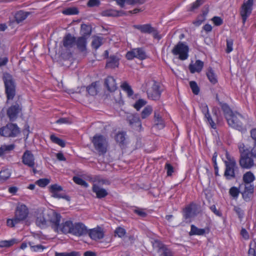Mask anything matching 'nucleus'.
<instances>
[{"label": "nucleus", "instance_id": "6", "mask_svg": "<svg viewBox=\"0 0 256 256\" xmlns=\"http://www.w3.org/2000/svg\"><path fill=\"white\" fill-rule=\"evenodd\" d=\"M4 80L7 98L12 100L16 95V84L12 76L9 74L4 76Z\"/></svg>", "mask_w": 256, "mask_h": 256}, {"label": "nucleus", "instance_id": "7", "mask_svg": "<svg viewBox=\"0 0 256 256\" xmlns=\"http://www.w3.org/2000/svg\"><path fill=\"white\" fill-rule=\"evenodd\" d=\"M92 28L90 24H81V54L86 56V40L90 36Z\"/></svg>", "mask_w": 256, "mask_h": 256}, {"label": "nucleus", "instance_id": "35", "mask_svg": "<svg viewBox=\"0 0 256 256\" xmlns=\"http://www.w3.org/2000/svg\"><path fill=\"white\" fill-rule=\"evenodd\" d=\"M86 91L91 96L96 95L98 92L96 82H92L91 85L86 87Z\"/></svg>", "mask_w": 256, "mask_h": 256}, {"label": "nucleus", "instance_id": "10", "mask_svg": "<svg viewBox=\"0 0 256 256\" xmlns=\"http://www.w3.org/2000/svg\"><path fill=\"white\" fill-rule=\"evenodd\" d=\"M133 27L139 30L142 33L152 34L155 39L159 40L162 38L158 30L152 27L150 24H136L134 25Z\"/></svg>", "mask_w": 256, "mask_h": 256}, {"label": "nucleus", "instance_id": "37", "mask_svg": "<svg viewBox=\"0 0 256 256\" xmlns=\"http://www.w3.org/2000/svg\"><path fill=\"white\" fill-rule=\"evenodd\" d=\"M14 148L13 144L10 145H3L0 148V156L6 154L12 150Z\"/></svg>", "mask_w": 256, "mask_h": 256}, {"label": "nucleus", "instance_id": "22", "mask_svg": "<svg viewBox=\"0 0 256 256\" xmlns=\"http://www.w3.org/2000/svg\"><path fill=\"white\" fill-rule=\"evenodd\" d=\"M22 162L31 168L34 165V158L33 154L30 150L26 151L22 156Z\"/></svg>", "mask_w": 256, "mask_h": 256}, {"label": "nucleus", "instance_id": "12", "mask_svg": "<svg viewBox=\"0 0 256 256\" xmlns=\"http://www.w3.org/2000/svg\"><path fill=\"white\" fill-rule=\"evenodd\" d=\"M20 133V130L16 124L9 123L0 128V134L6 137H14Z\"/></svg>", "mask_w": 256, "mask_h": 256}, {"label": "nucleus", "instance_id": "4", "mask_svg": "<svg viewBox=\"0 0 256 256\" xmlns=\"http://www.w3.org/2000/svg\"><path fill=\"white\" fill-rule=\"evenodd\" d=\"M88 182H94L93 185H97L99 187H102L103 185H110V180L107 179L98 178L94 180L91 176L81 173V186L88 188Z\"/></svg>", "mask_w": 256, "mask_h": 256}, {"label": "nucleus", "instance_id": "47", "mask_svg": "<svg viewBox=\"0 0 256 256\" xmlns=\"http://www.w3.org/2000/svg\"><path fill=\"white\" fill-rule=\"evenodd\" d=\"M36 183L40 187H44L50 183V180L48 178H42L38 180Z\"/></svg>", "mask_w": 256, "mask_h": 256}, {"label": "nucleus", "instance_id": "55", "mask_svg": "<svg viewBox=\"0 0 256 256\" xmlns=\"http://www.w3.org/2000/svg\"><path fill=\"white\" fill-rule=\"evenodd\" d=\"M29 245L30 246L32 250L34 252L42 251L45 248L41 244L32 246L31 242H29Z\"/></svg>", "mask_w": 256, "mask_h": 256}, {"label": "nucleus", "instance_id": "57", "mask_svg": "<svg viewBox=\"0 0 256 256\" xmlns=\"http://www.w3.org/2000/svg\"><path fill=\"white\" fill-rule=\"evenodd\" d=\"M165 169L166 170L167 175L170 176L174 172V167L168 163H166L165 166Z\"/></svg>", "mask_w": 256, "mask_h": 256}, {"label": "nucleus", "instance_id": "63", "mask_svg": "<svg viewBox=\"0 0 256 256\" xmlns=\"http://www.w3.org/2000/svg\"><path fill=\"white\" fill-rule=\"evenodd\" d=\"M242 198L246 202H248L252 198L253 196V194H250L248 192H247L245 190L242 192Z\"/></svg>", "mask_w": 256, "mask_h": 256}, {"label": "nucleus", "instance_id": "29", "mask_svg": "<svg viewBox=\"0 0 256 256\" xmlns=\"http://www.w3.org/2000/svg\"><path fill=\"white\" fill-rule=\"evenodd\" d=\"M104 38L100 36H94L92 42V47L96 50L104 43Z\"/></svg>", "mask_w": 256, "mask_h": 256}, {"label": "nucleus", "instance_id": "38", "mask_svg": "<svg viewBox=\"0 0 256 256\" xmlns=\"http://www.w3.org/2000/svg\"><path fill=\"white\" fill-rule=\"evenodd\" d=\"M122 89L125 91L128 96H131L134 94V92L131 86L126 82H124L121 85Z\"/></svg>", "mask_w": 256, "mask_h": 256}, {"label": "nucleus", "instance_id": "52", "mask_svg": "<svg viewBox=\"0 0 256 256\" xmlns=\"http://www.w3.org/2000/svg\"><path fill=\"white\" fill-rule=\"evenodd\" d=\"M230 194L234 198H237L240 193L239 190L236 187L231 188L229 191Z\"/></svg>", "mask_w": 256, "mask_h": 256}, {"label": "nucleus", "instance_id": "1", "mask_svg": "<svg viewBox=\"0 0 256 256\" xmlns=\"http://www.w3.org/2000/svg\"><path fill=\"white\" fill-rule=\"evenodd\" d=\"M61 216L54 212L49 210L40 214L36 218V224L41 228L46 227L48 223L52 224L54 229L58 230V225L60 222Z\"/></svg>", "mask_w": 256, "mask_h": 256}, {"label": "nucleus", "instance_id": "61", "mask_svg": "<svg viewBox=\"0 0 256 256\" xmlns=\"http://www.w3.org/2000/svg\"><path fill=\"white\" fill-rule=\"evenodd\" d=\"M205 118L207 119L208 121L209 122L211 126L213 128H216V124L212 120V118L210 114V113H208L204 115Z\"/></svg>", "mask_w": 256, "mask_h": 256}, {"label": "nucleus", "instance_id": "14", "mask_svg": "<svg viewBox=\"0 0 256 256\" xmlns=\"http://www.w3.org/2000/svg\"><path fill=\"white\" fill-rule=\"evenodd\" d=\"M253 4L254 0H248L244 2L242 6L240 14L244 24L252 13Z\"/></svg>", "mask_w": 256, "mask_h": 256}, {"label": "nucleus", "instance_id": "46", "mask_svg": "<svg viewBox=\"0 0 256 256\" xmlns=\"http://www.w3.org/2000/svg\"><path fill=\"white\" fill-rule=\"evenodd\" d=\"M116 140L118 142L123 144L125 140V134L124 132H119L116 136Z\"/></svg>", "mask_w": 256, "mask_h": 256}, {"label": "nucleus", "instance_id": "48", "mask_svg": "<svg viewBox=\"0 0 256 256\" xmlns=\"http://www.w3.org/2000/svg\"><path fill=\"white\" fill-rule=\"evenodd\" d=\"M62 190V188L61 186L58 184H53L50 186V190L52 194H54L55 192H60Z\"/></svg>", "mask_w": 256, "mask_h": 256}, {"label": "nucleus", "instance_id": "15", "mask_svg": "<svg viewBox=\"0 0 256 256\" xmlns=\"http://www.w3.org/2000/svg\"><path fill=\"white\" fill-rule=\"evenodd\" d=\"M161 93L160 84L154 80L152 87L147 90L148 98L154 100H158L160 98Z\"/></svg>", "mask_w": 256, "mask_h": 256}, {"label": "nucleus", "instance_id": "54", "mask_svg": "<svg viewBox=\"0 0 256 256\" xmlns=\"http://www.w3.org/2000/svg\"><path fill=\"white\" fill-rule=\"evenodd\" d=\"M20 222L15 217L13 219H8L6 223L7 225L10 227H14L16 224Z\"/></svg>", "mask_w": 256, "mask_h": 256}, {"label": "nucleus", "instance_id": "64", "mask_svg": "<svg viewBox=\"0 0 256 256\" xmlns=\"http://www.w3.org/2000/svg\"><path fill=\"white\" fill-rule=\"evenodd\" d=\"M212 20L216 26H219L222 24V20L219 16H214L212 18Z\"/></svg>", "mask_w": 256, "mask_h": 256}, {"label": "nucleus", "instance_id": "59", "mask_svg": "<svg viewBox=\"0 0 256 256\" xmlns=\"http://www.w3.org/2000/svg\"><path fill=\"white\" fill-rule=\"evenodd\" d=\"M244 190L248 192L250 194H253L254 191V185L250 184H246Z\"/></svg>", "mask_w": 256, "mask_h": 256}, {"label": "nucleus", "instance_id": "26", "mask_svg": "<svg viewBox=\"0 0 256 256\" xmlns=\"http://www.w3.org/2000/svg\"><path fill=\"white\" fill-rule=\"evenodd\" d=\"M30 14V12H25L22 10H20L14 16V20L10 22V24H13L15 22L17 24L20 23L24 20Z\"/></svg>", "mask_w": 256, "mask_h": 256}, {"label": "nucleus", "instance_id": "45", "mask_svg": "<svg viewBox=\"0 0 256 256\" xmlns=\"http://www.w3.org/2000/svg\"><path fill=\"white\" fill-rule=\"evenodd\" d=\"M102 14L106 16H118V12L114 10H110L102 12Z\"/></svg>", "mask_w": 256, "mask_h": 256}, {"label": "nucleus", "instance_id": "31", "mask_svg": "<svg viewBox=\"0 0 256 256\" xmlns=\"http://www.w3.org/2000/svg\"><path fill=\"white\" fill-rule=\"evenodd\" d=\"M206 74L208 79L212 84H214L217 83L218 80L216 75L215 74L212 68H208Z\"/></svg>", "mask_w": 256, "mask_h": 256}, {"label": "nucleus", "instance_id": "40", "mask_svg": "<svg viewBox=\"0 0 256 256\" xmlns=\"http://www.w3.org/2000/svg\"><path fill=\"white\" fill-rule=\"evenodd\" d=\"M62 13L66 15L76 14L78 13V10L75 8H68L64 10Z\"/></svg>", "mask_w": 256, "mask_h": 256}, {"label": "nucleus", "instance_id": "34", "mask_svg": "<svg viewBox=\"0 0 256 256\" xmlns=\"http://www.w3.org/2000/svg\"><path fill=\"white\" fill-rule=\"evenodd\" d=\"M254 179V176L251 172H248L243 176V180L246 184H250Z\"/></svg>", "mask_w": 256, "mask_h": 256}, {"label": "nucleus", "instance_id": "3", "mask_svg": "<svg viewBox=\"0 0 256 256\" xmlns=\"http://www.w3.org/2000/svg\"><path fill=\"white\" fill-rule=\"evenodd\" d=\"M58 230L56 232H61L64 234H72L75 236H80V224L77 223L74 224L71 221L67 220L60 225H58Z\"/></svg>", "mask_w": 256, "mask_h": 256}, {"label": "nucleus", "instance_id": "30", "mask_svg": "<svg viewBox=\"0 0 256 256\" xmlns=\"http://www.w3.org/2000/svg\"><path fill=\"white\" fill-rule=\"evenodd\" d=\"M154 122L155 124L160 128H162L164 127L163 120L157 110H155L154 112Z\"/></svg>", "mask_w": 256, "mask_h": 256}, {"label": "nucleus", "instance_id": "28", "mask_svg": "<svg viewBox=\"0 0 256 256\" xmlns=\"http://www.w3.org/2000/svg\"><path fill=\"white\" fill-rule=\"evenodd\" d=\"M219 104L221 106L226 120L234 114L226 104L219 102Z\"/></svg>", "mask_w": 256, "mask_h": 256}, {"label": "nucleus", "instance_id": "36", "mask_svg": "<svg viewBox=\"0 0 256 256\" xmlns=\"http://www.w3.org/2000/svg\"><path fill=\"white\" fill-rule=\"evenodd\" d=\"M10 176V172L8 169L0 172V182H2L8 180Z\"/></svg>", "mask_w": 256, "mask_h": 256}, {"label": "nucleus", "instance_id": "50", "mask_svg": "<svg viewBox=\"0 0 256 256\" xmlns=\"http://www.w3.org/2000/svg\"><path fill=\"white\" fill-rule=\"evenodd\" d=\"M114 232L118 237L122 238L125 235L126 232L124 228L118 227L116 229Z\"/></svg>", "mask_w": 256, "mask_h": 256}, {"label": "nucleus", "instance_id": "39", "mask_svg": "<svg viewBox=\"0 0 256 256\" xmlns=\"http://www.w3.org/2000/svg\"><path fill=\"white\" fill-rule=\"evenodd\" d=\"M50 138L53 142L60 146L62 147H64L66 146V144L64 140L56 137L54 134L50 136Z\"/></svg>", "mask_w": 256, "mask_h": 256}, {"label": "nucleus", "instance_id": "53", "mask_svg": "<svg viewBox=\"0 0 256 256\" xmlns=\"http://www.w3.org/2000/svg\"><path fill=\"white\" fill-rule=\"evenodd\" d=\"M233 40L231 38L226 40V50L227 53H230L232 50Z\"/></svg>", "mask_w": 256, "mask_h": 256}, {"label": "nucleus", "instance_id": "44", "mask_svg": "<svg viewBox=\"0 0 256 256\" xmlns=\"http://www.w3.org/2000/svg\"><path fill=\"white\" fill-rule=\"evenodd\" d=\"M16 242V240L13 239L10 240H2L0 241V247H9L13 245Z\"/></svg>", "mask_w": 256, "mask_h": 256}, {"label": "nucleus", "instance_id": "18", "mask_svg": "<svg viewBox=\"0 0 256 256\" xmlns=\"http://www.w3.org/2000/svg\"><path fill=\"white\" fill-rule=\"evenodd\" d=\"M22 107L18 104H15L10 106L7 110V115L12 122L14 121L21 112Z\"/></svg>", "mask_w": 256, "mask_h": 256}, {"label": "nucleus", "instance_id": "19", "mask_svg": "<svg viewBox=\"0 0 256 256\" xmlns=\"http://www.w3.org/2000/svg\"><path fill=\"white\" fill-rule=\"evenodd\" d=\"M28 214L26 206L24 204H19L16 207L14 217L20 222L26 218Z\"/></svg>", "mask_w": 256, "mask_h": 256}, {"label": "nucleus", "instance_id": "51", "mask_svg": "<svg viewBox=\"0 0 256 256\" xmlns=\"http://www.w3.org/2000/svg\"><path fill=\"white\" fill-rule=\"evenodd\" d=\"M78 252H56V256H77Z\"/></svg>", "mask_w": 256, "mask_h": 256}, {"label": "nucleus", "instance_id": "20", "mask_svg": "<svg viewBox=\"0 0 256 256\" xmlns=\"http://www.w3.org/2000/svg\"><path fill=\"white\" fill-rule=\"evenodd\" d=\"M126 120L132 127H142V122L138 114H129L126 116Z\"/></svg>", "mask_w": 256, "mask_h": 256}, {"label": "nucleus", "instance_id": "25", "mask_svg": "<svg viewBox=\"0 0 256 256\" xmlns=\"http://www.w3.org/2000/svg\"><path fill=\"white\" fill-rule=\"evenodd\" d=\"M92 190L96 194V196L98 198H105L108 195V192L106 189L99 187L97 185H93Z\"/></svg>", "mask_w": 256, "mask_h": 256}, {"label": "nucleus", "instance_id": "43", "mask_svg": "<svg viewBox=\"0 0 256 256\" xmlns=\"http://www.w3.org/2000/svg\"><path fill=\"white\" fill-rule=\"evenodd\" d=\"M133 212L142 218H145L147 216V214L144 212V210L139 208H136L133 210Z\"/></svg>", "mask_w": 256, "mask_h": 256}, {"label": "nucleus", "instance_id": "8", "mask_svg": "<svg viewBox=\"0 0 256 256\" xmlns=\"http://www.w3.org/2000/svg\"><path fill=\"white\" fill-rule=\"evenodd\" d=\"M95 149L100 154H104L106 152L108 142L106 138L102 136H95L92 140Z\"/></svg>", "mask_w": 256, "mask_h": 256}, {"label": "nucleus", "instance_id": "11", "mask_svg": "<svg viewBox=\"0 0 256 256\" xmlns=\"http://www.w3.org/2000/svg\"><path fill=\"white\" fill-rule=\"evenodd\" d=\"M188 46L182 42H179L174 46L172 52L174 55H178L180 60H184L188 56Z\"/></svg>", "mask_w": 256, "mask_h": 256}, {"label": "nucleus", "instance_id": "32", "mask_svg": "<svg viewBox=\"0 0 256 256\" xmlns=\"http://www.w3.org/2000/svg\"><path fill=\"white\" fill-rule=\"evenodd\" d=\"M190 235H198L202 236L204 234L206 230L204 228H198L194 225H192L190 226Z\"/></svg>", "mask_w": 256, "mask_h": 256}, {"label": "nucleus", "instance_id": "62", "mask_svg": "<svg viewBox=\"0 0 256 256\" xmlns=\"http://www.w3.org/2000/svg\"><path fill=\"white\" fill-rule=\"evenodd\" d=\"M204 2L203 0H196L192 4L190 10H193L195 9L198 8L200 5Z\"/></svg>", "mask_w": 256, "mask_h": 256}, {"label": "nucleus", "instance_id": "56", "mask_svg": "<svg viewBox=\"0 0 256 256\" xmlns=\"http://www.w3.org/2000/svg\"><path fill=\"white\" fill-rule=\"evenodd\" d=\"M206 20V18L204 16H199L196 20L193 22V24L196 26H200L202 22Z\"/></svg>", "mask_w": 256, "mask_h": 256}, {"label": "nucleus", "instance_id": "41", "mask_svg": "<svg viewBox=\"0 0 256 256\" xmlns=\"http://www.w3.org/2000/svg\"><path fill=\"white\" fill-rule=\"evenodd\" d=\"M190 86L192 90V92L194 94H198L200 92V88L196 82L194 81H191L190 82Z\"/></svg>", "mask_w": 256, "mask_h": 256}, {"label": "nucleus", "instance_id": "2", "mask_svg": "<svg viewBox=\"0 0 256 256\" xmlns=\"http://www.w3.org/2000/svg\"><path fill=\"white\" fill-rule=\"evenodd\" d=\"M62 43V48L70 54L80 50V37L76 38L70 34H67L63 38Z\"/></svg>", "mask_w": 256, "mask_h": 256}, {"label": "nucleus", "instance_id": "60", "mask_svg": "<svg viewBox=\"0 0 256 256\" xmlns=\"http://www.w3.org/2000/svg\"><path fill=\"white\" fill-rule=\"evenodd\" d=\"M192 209L190 207L186 208L184 210V216L186 219L190 218L192 216Z\"/></svg>", "mask_w": 256, "mask_h": 256}, {"label": "nucleus", "instance_id": "49", "mask_svg": "<svg viewBox=\"0 0 256 256\" xmlns=\"http://www.w3.org/2000/svg\"><path fill=\"white\" fill-rule=\"evenodd\" d=\"M234 210L238 214V217L240 220H242L244 218V212L240 208L235 206L234 208Z\"/></svg>", "mask_w": 256, "mask_h": 256}, {"label": "nucleus", "instance_id": "21", "mask_svg": "<svg viewBox=\"0 0 256 256\" xmlns=\"http://www.w3.org/2000/svg\"><path fill=\"white\" fill-rule=\"evenodd\" d=\"M88 235L92 239L97 240L102 239L104 237V232L102 228L97 227L90 230Z\"/></svg>", "mask_w": 256, "mask_h": 256}, {"label": "nucleus", "instance_id": "58", "mask_svg": "<svg viewBox=\"0 0 256 256\" xmlns=\"http://www.w3.org/2000/svg\"><path fill=\"white\" fill-rule=\"evenodd\" d=\"M100 4L99 0H89L87 2V6L88 7L97 6Z\"/></svg>", "mask_w": 256, "mask_h": 256}, {"label": "nucleus", "instance_id": "24", "mask_svg": "<svg viewBox=\"0 0 256 256\" xmlns=\"http://www.w3.org/2000/svg\"><path fill=\"white\" fill-rule=\"evenodd\" d=\"M120 58L116 55H110L106 60V68L113 69L118 68L119 65Z\"/></svg>", "mask_w": 256, "mask_h": 256}, {"label": "nucleus", "instance_id": "33", "mask_svg": "<svg viewBox=\"0 0 256 256\" xmlns=\"http://www.w3.org/2000/svg\"><path fill=\"white\" fill-rule=\"evenodd\" d=\"M152 108L150 106H147L142 110L140 117L142 119L146 118L152 112Z\"/></svg>", "mask_w": 256, "mask_h": 256}, {"label": "nucleus", "instance_id": "13", "mask_svg": "<svg viewBox=\"0 0 256 256\" xmlns=\"http://www.w3.org/2000/svg\"><path fill=\"white\" fill-rule=\"evenodd\" d=\"M126 57L128 60H132L134 58L144 60L146 58V54L143 48H138L127 52Z\"/></svg>", "mask_w": 256, "mask_h": 256}, {"label": "nucleus", "instance_id": "27", "mask_svg": "<svg viewBox=\"0 0 256 256\" xmlns=\"http://www.w3.org/2000/svg\"><path fill=\"white\" fill-rule=\"evenodd\" d=\"M204 66V62L200 60H196L194 64H190L189 66V70L191 73L196 72H200Z\"/></svg>", "mask_w": 256, "mask_h": 256}, {"label": "nucleus", "instance_id": "23", "mask_svg": "<svg viewBox=\"0 0 256 256\" xmlns=\"http://www.w3.org/2000/svg\"><path fill=\"white\" fill-rule=\"evenodd\" d=\"M104 85L107 90L110 92H114L117 89L116 80L112 76H108L104 80Z\"/></svg>", "mask_w": 256, "mask_h": 256}, {"label": "nucleus", "instance_id": "17", "mask_svg": "<svg viewBox=\"0 0 256 256\" xmlns=\"http://www.w3.org/2000/svg\"><path fill=\"white\" fill-rule=\"evenodd\" d=\"M250 153L242 154L240 156L239 164L240 167L244 169H250L254 166V161L252 157H250Z\"/></svg>", "mask_w": 256, "mask_h": 256}, {"label": "nucleus", "instance_id": "9", "mask_svg": "<svg viewBox=\"0 0 256 256\" xmlns=\"http://www.w3.org/2000/svg\"><path fill=\"white\" fill-rule=\"evenodd\" d=\"M228 162L225 161L226 170L224 172V176L226 180H230L236 178L235 170L238 168L236 162L234 159H228Z\"/></svg>", "mask_w": 256, "mask_h": 256}, {"label": "nucleus", "instance_id": "42", "mask_svg": "<svg viewBox=\"0 0 256 256\" xmlns=\"http://www.w3.org/2000/svg\"><path fill=\"white\" fill-rule=\"evenodd\" d=\"M146 102L142 99L138 100L134 105V107L137 110H139L142 106H145Z\"/></svg>", "mask_w": 256, "mask_h": 256}, {"label": "nucleus", "instance_id": "5", "mask_svg": "<svg viewBox=\"0 0 256 256\" xmlns=\"http://www.w3.org/2000/svg\"><path fill=\"white\" fill-rule=\"evenodd\" d=\"M226 120L228 125L232 128L242 132L246 131V128L243 124L244 118L240 114L234 113Z\"/></svg>", "mask_w": 256, "mask_h": 256}, {"label": "nucleus", "instance_id": "16", "mask_svg": "<svg viewBox=\"0 0 256 256\" xmlns=\"http://www.w3.org/2000/svg\"><path fill=\"white\" fill-rule=\"evenodd\" d=\"M153 246L157 248L160 256H173L170 250L158 240H155L153 243Z\"/></svg>", "mask_w": 256, "mask_h": 256}]
</instances>
